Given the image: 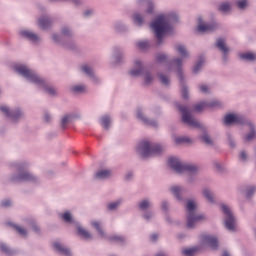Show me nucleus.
Returning a JSON list of instances; mask_svg holds the SVG:
<instances>
[{"label":"nucleus","mask_w":256,"mask_h":256,"mask_svg":"<svg viewBox=\"0 0 256 256\" xmlns=\"http://www.w3.org/2000/svg\"><path fill=\"white\" fill-rule=\"evenodd\" d=\"M158 238H159V236H157V234H152V235L150 236L151 241H155V240L158 239Z\"/></svg>","instance_id":"obj_63"},{"label":"nucleus","mask_w":256,"mask_h":256,"mask_svg":"<svg viewBox=\"0 0 256 256\" xmlns=\"http://www.w3.org/2000/svg\"><path fill=\"white\" fill-rule=\"evenodd\" d=\"M186 209L188 211L187 227L189 229H193L199 221H203V219H205V216L203 215H195V202L193 200H189L187 202Z\"/></svg>","instance_id":"obj_10"},{"label":"nucleus","mask_w":256,"mask_h":256,"mask_svg":"<svg viewBox=\"0 0 256 256\" xmlns=\"http://www.w3.org/2000/svg\"><path fill=\"white\" fill-rule=\"evenodd\" d=\"M176 145H183V144H186V145H189L191 143H193V140L187 136H179V137H176L174 139Z\"/></svg>","instance_id":"obj_24"},{"label":"nucleus","mask_w":256,"mask_h":256,"mask_svg":"<svg viewBox=\"0 0 256 256\" xmlns=\"http://www.w3.org/2000/svg\"><path fill=\"white\" fill-rule=\"evenodd\" d=\"M217 30V24L211 23V24H205L203 23V17L199 16L198 17V31L200 33H207L211 31H216Z\"/></svg>","instance_id":"obj_14"},{"label":"nucleus","mask_w":256,"mask_h":256,"mask_svg":"<svg viewBox=\"0 0 256 256\" xmlns=\"http://www.w3.org/2000/svg\"><path fill=\"white\" fill-rule=\"evenodd\" d=\"M148 0H137L136 1V7H138V9H142V7L145 5V3H147Z\"/></svg>","instance_id":"obj_53"},{"label":"nucleus","mask_w":256,"mask_h":256,"mask_svg":"<svg viewBox=\"0 0 256 256\" xmlns=\"http://www.w3.org/2000/svg\"><path fill=\"white\" fill-rule=\"evenodd\" d=\"M134 67L135 68L130 70L131 77H139L141 75H144V86L153 83V75H151V72L149 70H145V67H143V62L141 60H135Z\"/></svg>","instance_id":"obj_8"},{"label":"nucleus","mask_w":256,"mask_h":256,"mask_svg":"<svg viewBox=\"0 0 256 256\" xmlns=\"http://www.w3.org/2000/svg\"><path fill=\"white\" fill-rule=\"evenodd\" d=\"M78 234L81 235L83 239H91V234L82 227H78Z\"/></svg>","instance_id":"obj_38"},{"label":"nucleus","mask_w":256,"mask_h":256,"mask_svg":"<svg viewBox=\"0 0 256 256\" xmlns=\"http://www.w3.org/2000/svg\"><path fill=\"white\" fill-rule=\"evenodd\" d=\"M221 209L226 217L225 219V227L228 229V231H235V217L233 216V213H231V209L228 208L227 205L222 204Z\"/></svg>","instance_id":"obj_12"},{"label":"nucleus","mask_w":256,"mask_h":256,"mask_svg":"<svg viewBox=\"0 0 256 256\" xmlns=\"http://www.w3.org/2000/svg\"><path fill=\"white\" fill-rule=\"evenodd\" d=\"M111 241H123V237L121 236H114L112 238H110Z\"/></svg>","instance_id":"obj_58"},{"label":"nucleus","mask_w":256,"mask_h":256,"mask_svg":"<svg viewBox=\"0 0 256 256\" xmlns=\"http://www.w3.org/2000/svg\"><path fill=\"white\" fill-rule=\"evenodd\" d=\"M84 17H89V15H93V10H86L84 13H83Z\"/></svg>","instance_id":"obj_59"},{"label":"nucleus","mask_w":256,"mask_h":256,"mask_svg":"<svg viewBox=\"0 0 256 256\" xmlns=\"http://www.w3.org/2000/svg\"><path fill=\"white\" fill-rule=\"evenodd\" d=\"M253 193H255V187H250V188L247 190L246 197H251V195H253Z\"/></svg>","instance_id":"obj_56"},{"label":"nucleus","mask_w":256,"mask_h":256,"mask_svg":"<svg viewBox=\"0 0 256 256\" xmlns=\"http://www.w3.org/2000/svg\"><path fill=\"white\" fill-rule=\"evenodd\" d=\"M11 205V200H4L2 202V207H10Z\"/></svg>","instance_id":"obj_57"},{"label":"nucleus","mask_w":256,"mask_h":256,"mask_svg":"<svg viewBox=\"0 0 256 256\" xmlns=\"http://www.w3.org/2000/svg\"><path fill=\"white\" fill-rule=\"evenodd\" d=\"M171 192L173 193V195H175L176 198L181 199V196H179V194L181 193L180 187H178V186L172 187Z\"/></svg>","instance_id":"obj_44"},{"label":"nucleus","mask_w":256,"mask_h":256,"mask_svg":"<svg viewBox=\"0 0 256 256\" xmlns=\"http://www.w3.org/2000/svg\"><path fill=\"white\" fill-rule=\"evenodd\" d=\"M146 5H147L146 13H148V15H153L155 11V4L153 3V1L147 0Z\"/></svg>","instance_id":"obj_36"},{"label":"nucleus","mask_w":256,"mask_h":256,"mask_svg":"<svg viewBox=\"0 0 256 256\" xmlns=\"http://www.w3.org/2000/svg\"><path fill=\"white\" fill-rule=\"evenodd\" d=\"M73 93H85V85H76L72 87Z\"/></svg>","instance_id":"obj_42"},{"label":"nucleus","mask_w":256,"mask_h":256,"mask_svg":"<svg viewBox=\"0 0 256 256\" xmlns=\"http://www.w3.org/2000/svg\"><path fill=\"white\" fill-rule=\"evenodd\" d=\"M113 53L114 65H123V59H125V55H123V51H121V48L114 47Z\"/></svg>","instance_id":"obj_17"},{"label":"nucleus","mask_w":256,"mask_h":256,"mask_svg":"<svg viewBox=\"0 0 256 256\" xmlns=\"http://www.w3.org/2000/svg\"><path fill=\"white\" fill-rule=\"evenodd\" d=\"M158 77L160 79V82L164 85V87H169V85H171V80L167 75L163 73H158Z\"/></svg>","instance_id":"obj_32"},{"label":"nucleus","mask_w":256,"mask_h":256,"mask_svg":"<svg viewBox=\"0 0 256 256\" xmlns=\"http://www.w3.org/2000/svg\"><path fill=\"white\" fill-rule=\"evenodd\" d=\"M132 19L134 25H136L137 27H143V25H145V19L139 13H134L132 15Z\"/></svg>","instance_id":"obj_22"},{"label":"nucleus","mask_w":256,"mask_h":256,"mask_svg":"<svg viewBox=\"0 0 256 256\" xmlns=\"http://www.w3.org/2000/svg\"><path fill=\"white\" fill-rule=\"evenodd\" d=\"M149 205H150L149 201H147V200H144L139 203V207H140V209H142V211H145V209H148Z\"/></svg>","instance_id":"obj_49"},{"label":"nucleus","mask_w":256,"mask_h":256,"mask_svg":"<svg viewBox=\"0 0 256 256\" xmlns=\"http://www.w3.org/2000/svg\"><path fill=\"white\" fill-rule=\"evenodd\" d=\"M203 195H204V197L210 202V203H213L214 202V200H213V194L211 193V191H209V190H204L203 191Z\"/></svg>","instance_id":"obj_43"},{"label":"nucleus","mask_w":256,"mask_h":256,"mask_svg":"<svg viewBox=\"0 0 256 256\" xmlns=\"http://www.w3.org/2000/svg\"><path fill=\"white\" fill-rule=\"evenodd\" d=\"M220 13H229L231 11V4L229 2H223L218 6Z\"/></svg>","instance_id":"obj_31"},{"label":"nucleus","mask_w":256,"mask_h":256,"mask_svg":"<svg viewBox=\"0 0 256 256\" xmlns=\"http://www.w3.org/2000/svg\"><path fill=\"white\" fill-rule=\"evenodd\" d=\"M171 65L176 67V73L178 75L179 83L181 85V96L185 101L189 99V87L185 82V75L183 74V59L174 58L171 62Z\"/></svg>","instance_id":"obj_6"},{"label":"nucleus","mask_w":256,"mask_h":256,"mask_svg":"<svg viewBox=\"0 0 256 256\" xmlns=\"http://www.w3.org/2000/svg\"><path fill=\"white\" fill-rule=\"evenodd\" d=\"M203 109H205V104L203 103H199L194 106V111H196L197 113H201Z\"/></svg>","instance_id":"obj_48"},{"label":"nucleus","mask_w":256,"mask_h":256,"mask_svg":"<svg viewBox=\"0 0 256 256\" xmlns=\"http://www.w3.org/2000/svg\"><path fill=\"white\" fill-rule=\"evenodd\" d=\"M177 21H179V16L176 13H169L166 17L163 14L155 17L150 27L156 35L157 45H161L163 43L164 35L173 31L171 23H177Z\"/></svg>","instance_id":"obj_1"},{"label":"nucleus","mask_w":256,"mask_h":256,"mask_svg":"<svg viewBox=\"0 0 256 256\" xmlns=\"http://www.w3.org/2000/svg\"><path fill=\"white\" fill-rule=\"evenodd\" d=\"M61 35L62 36H60L59 34H53V41H55V43H60V45H62L64 49L75 51V49H77V46L75 45V42L71 39V37H73V32L70 30V28L67 26L62 27Z\"/></svg>","instance_id":"obj_4"},{"label":"nucleus","mask_w":256,"mask_h":256,"mask_svg":"<svg viewBox=\"0 0 256 256\" xmlns=\"http://www.w3.org/2000/svg\"><path fill=\"white\" fill-rule=\"evenodd\" d=\"M240 159H241L242 161H245V160L247 159V154H246L245 152H241V153H240Z\"/></svg>","instance_id":"obj_60"},{"label":"nucleus","mask_w":256,"mask_h":256,"mask_svg":"<svg viewBox=\"0 0 256 256\" xmlns=\"http://www.w3.org/2000/svg\"><path fill=\"white\" fill-rule=\"evenodd\" d=\"M92 227L96 229L101 237L105 236L103 229H101V224L99 222H92Z\"/></svg>","instance_id":"obj_41"},{"label":"nucleus","mask_w":256,"mask_h":256,"mask_svg":"<svg viewBox=\"0 0 256 256\" xmlns=\"http://www.w3.org/2000/svg\"><path fill=\"white\" fill-rule=\"evenodd\" d=\"M255 139V130H252L246 137L245 141H253Z\"/></svg>","instance_id":"obj_51"},{"label":"nucleus","mask_w":256,"mask_h":256,"mask_svg":"<svg viewBox=\"0 0 256 256\" xmlns=\"http://www.w3.org/2000/svg\"><path fill=\"white\" fill-rule=\"evenodd\" d=\"M18 181H35V176L25 172L18 177Z\"/></svg>","instance_id":"obj_33"},{"label":"nucleus","mask_w":256,"mask_h":256,"mask_svg":"<svg viewBox=\"0 0 256 256\" xmlns=\"http://www.w3.org/2000/svg\"><path fill=\"white\" fill-rule=\"evenodd\" d=\"M223 124L226 127H231V125H240L241 127L255 129V123L243 114L228 113L223 118Z\"/></svg>","instance_id":"obj_3"},{"label":"nucleus","mask_w":256,"mask_h":256,"mask_svg":"<svg viewBox=\"0 0 256 256\" xmlns=\"http://www.w3.org/2000/svg\"><path fill=\"white\" fill-rule=\"evenodd\" d=\"M72 2L74 3V5H76V7H79V5H81V0H72Z\"/></svg>","instance_id":"obj_62"},{"label":"nucleus","mask_w":256,"mask_h":256,"mask_svg":"<svg viewBox=\"0 0 256 256\" xmlns=\"http://www.w3.org/2000/svg\"><path fill=\"white\" fill-rule=\"evenodd\" d=\"M219 105H220L219 101H212L210 103V107H219Z\"/></svg>","instance_id":"obj_61"},{"label":"nucleus","mask_w":256,"mask_h":256,"mask_svg":"<svg viewBox=\"0 0 256 256\" xmlns=\"http://www.w3.org/2000/svg\"><path fill=\"white\" fill-rule=\"evenodd\" d=\"M136 117L137 120L144 123V125H148L149 127H159V123L157 122V120L147 118L146 115L143 113V108L140 106L136 109Z\"/></svg>","instance_id":"obj_13"},{"label":"nucleus","mask_w":256,"mask_h":256,"mask_svg":"<svg viewBox=\"0 0 256 256\" xmlns=\"http://www.w3.org/2000/svg\"><path fill=\"white\" fill-rule=\"evenodd\" d=\"M0 111L9 119L12 123H19L21 119H25V112L21 108L10 109L7 106H0Z\"/></svg>","instance_id":"obj_11"},{"label":"nucleus","mask_w":256,"mask_h":256,"mask_svg":"<svg viewBox=\"0 0 256 256\" xmlns=\"http://www.w3.org/2000/svg\"><path fill=\"white\" fill-rule=\"evenodd\" d=\"M167 59L166 54H156V63H167Z\"/></svg>","instance_id":"obj_40"},{"label":"nucleus","mask_w":256,"mask_h":256,"mask_svg":"<svg viewBox=\"0 0 256 256\" xmlns=\"http://www.w3.org/2000/svg\"><path fill=\"white\" fill-rule=\"evenodd\" d=\"M114 29L117 31V33H126V31H128L127 25H125L123 22H116Z\"/></svg>","instance_id":"obj_30"},{"label":"nucleus","mask_w":256,"mask_h":256,"mask_svg":"<svg viewBox=\"0 0 256 256\" xmlns=\"http://www.w3.org/2000/svg\"><path fill=\"white\" fill-rule=\"evenodd\" d=\"M100 125L104 129H109L111 127V116L109 115H104L100 118Z\"/></svg>","instance_id":"obj_26"},{"label":"nucleus","mask_w":256,"mask_h":256,"mask_svg":"<svg viewBox=\"0 0 256 256\" xmlns=\"http://www.w3.org/2000/svg\"><path fill=\"white\" fill-rule=\"evenodd\" d=\"M119 205H121L120 201L112 202L108 205V209H109V211H113V209H117L119 207Z\"/></svg>","instance_id":"obj_47"},{"label":"nucleus","mask_w":256,"mask_h":256,"mask_svg":"<svg viewBox=\"0 0 256 256\" xmlns=\"http://www.w3.org/2000/svg\"><path fill=\"white\" fill-rule=\"evenodd\" d=\"M20 35H22L24 39H28V41H31L32 43H38L39 41V36L28 30L21 31Z\"/></svg>","instance_id":"obj_21"},{"label":"nucleus","mask_w":256,"mask_h":256,"mask_svg":"<svg viewBox=\"0 0 256 256\" xmlns=\"http://www.w3.org/2000/svg\"><path fill=\"white\" fill-rule=\"evenodd\" d=\"M136 47L140 49L141 51H145L146 49H149V42L148 41H140L136 43Z\"/></svg>","instance_id":"obj_39"},{"label":"nucleus","mask_w":256,"mask_h":256,"mask_svg":"<svg viewBox=\"0 0 256 256\" xmlns=\"http://www.w3.org/2000/svg\"><path fill=\"white\" fill-rule=\"evenodd\" d=\"M237 5L239 9L243 10L245 7H247V0H239Z\"/></svg>","instance_id":"obj_50"},{"label":"nucleus","mask_w":256,"mask_h":256,"mask_svg":"<svg viewBox=\"0 0 256 256\" xmlns=\"http://www.w3.org/2000/svg\"><path fill=\"white\" fill-rule=\"evenodd\" d=\"M168 165L176 173H195L197 166L191 164H183L177 158H169Z\"/></svg>","instance_id":"obj_9"},{"label":"nucleus","mask_w":256,"mask_h":256,"mask_svg":"<svg viewBox=\"0 0 256 256\" xmlns=\"http://www.w3.org/2000/svg\"><path fill=\"white\" fill-rule=\"evenodd\" d=\"M199 251V248L194 247V248H188V249H184L182 251L184 256H194L195 253H197Z\"/></svg>","instance_id":"obj_35"},{"label":"nucleus","mask_w":256,"mask_h":256,"mask_svg":"<svg viewBox=\"0 0 256 256\" xmlns=\"http://www.w3.org/2000/svg\"><path fill=\"white\" fill-rule=\"evenodd\" d=\"M62 219L66 223H71V221H72L71 213L65 212L64 214H62Z\"/></svg>","instance_id":"obj_46"},{"label":"nucleus","mask_w":256,"mask_h":256,"mask_svg":"<svg viewBox=\"0 0 256 256\" xmlns=\"http://www.w3.org/2000/svg\"><path fill=\"white\" fill-rule=\"evenodd\" d=\"M216 47L219 49V51L222 52V61H224V63H227V61H229V47H227L225 45V40L223 39H218L217 43H216Z\"/></svg>","instance_id":"obj_15"},{"label":"nucleus","mask_w":256,"mask_h":256,"mask_svg":"<svg viewBox=\"0 0 256 256\" xmlns=\"http://www.w3.org/2000/svg\"><path fill=\"white\" fill-rule=\"evenodd\" d=\"M80 118H81V115H79L78 113L65 114L60 121V125L63 129H65V127L73 123L75 119H80Z\"/></svg>","instance_id":"obj_16"},{"label":"nucleus","mask_w":256,"mask_h":256,"mask_svg":"<svg viewBox=\"0 0 256 256\" xmlns=\"http://www.w3.org/2000/svg\"><path fill=\"white\" fill-rule=\"evenodd\" d=\"M38 25L41 29H43L44 31H47V29H50L51 25H53V20H51V18L47 16H43L39 18Z\"/></svg>","instance_id":"obj_19"},{"label":"nucleus","mask_w":256,"mask_h":256,"mask_svg":"<svg viewBox=\"0 0 256 256\" xmlns=\"http://www.w3.org/2000/svg\"><path fill=\"white\" fill-rule=\"evenodd\" d=\"M203 63V56H200L192 69V73H194V75H197V73H199V70L203 67Z\"/></svg>","instance_id":"obj_29"},{"label":"nucleus","mask_w":256,"mask_h":256,"mask_svg":"<svg viewBox=\"0 0 256 256\" xmlns=\"http://www.w3.org/2000/svg\"><path fill=\"white\" fill-rule=\"evenodd\" d=\"M163 148L159 144H151L149 141L144 140L138 145V153L146 159L147 157H156L161 155Z\"/></svg>","instance_id":"obj_5"},{"label":"nucleus","mask_w":256,"mask_h":256,"mask_svg":"<svg viewBox=\"0 0 256 256\" xmlns=\"http://www.w3.org/2000/svg\"><path fill=\"white\" fill-rule=\"evenodd\" d=\"M203 243H207L211 247V249H217L219 247V242L213 236H209L207 234L202 235Z\"/></svg>","instance_id":"obj_18"},{"label":"nucleus","mask_w":256,"mask_h":256,"mask_svg":"<svg viewBox=\"0 0 256 256\" xmlns=\"http://www.w3.org/2000/svg\"><path fill=\"white\" fill-rule=\"evenodd\" d=\"M201 93H209V86L207 85H200Z\"/></svg>","instance_id":"obj_55"},{"label":"nucleus","mask_w":256,"mask_h":256,"mask_svg":"<svg viewBox=\"0 0 256 256\" xmlns=\"http://www.w3.org/2000/svg\"><path fill=\"white\" fill-rule=\"evenodd\" d=\"M54 249L56 251H58L59 253H62V255H66V256H70L71 255V251H69V249L65 248L59 242L54 243Z\"/></svg>","instance_id":"obj_25"},{"label":"nucleus","mask_w":256,"mask_h":256,"mask_svg":"<svg viewBox=\"0 0 256 256\" xmlns=\"http://www.w3.org/2000/svg\"><path fill=\"white\" fill-rule=\"evenodd\" d=\"M176 51L181 55V57L187 58L189 57V52H187V49H185V46L183 45H177L175 47Z\"/></svg>","instance_id":"obj_34"},{"label":"nucleus","mask_w":256,"mask_h":256,"mask_svg":"<svg viewBox=\"0 0 256 256\" xmlns=\"http://www.w3.org/2000/svg\"><path fill=\"white\" fill-rule=\"evenodd\" d=\"M20 35H22L24 39H28V41H31L32 43H38L39 41V36L28 30L21 31Z\"/></svg>","instance_id":"obj_20"},{"label":"nucleus","mask_w":256,"mask_h":256,"mask_svg":"<svg viewBox=\"0 0 256 256\" xmlns=\"http://www.w3.org/2000/svg\"><path fill=\"white\" fill-rule=\"evenodd\" d=\"M176 109L181 113L182 121L185 123V125H188V127H195L196 129H203V126L197 120L193 119V116H191V111L187 106L176 102L175 103Z\"/></svg>","instance_id":"obj_7"},{"label":"nucleus","mask_w":256,"mask_h":256,"mask_svg":"<svg viewBox=\"0 0 256 256\" xmlns=\"http://www.w3.org/2000/svg\"><path fill=\"white\" fill-rule=\"evenodd\" d=\"M82 71H83V73H86L88 75V77L90 79H92V81L94 83H97L98 79L95 76V73L93 72V69L91 67L84 65V66H82Z\"/></svg>","instance_id":"obj_23"},{"label":"nucleus","mask_w":256,"mask_h":256,"mask_svg":"<svg viewBox=\"0 0 256 256\" xmlns=\"http://www.w3.org/2000/svg\"><path fill=\"white\" fill-rule=\"evenodd\" d=\"M200 139L202 143H205V145H213V139H211V136H209V134H203Z\"/></svg>","instance_id":"obj_37"},{"label":"nucleus","mask_w":256,"mask_h":256,"mask_svg":"<svg viewBox=\"0 0 256 256\" xmlns=\"http://www.w3.org/2000/svg\"><path fill=\"white\" fill-rule=\"evenodd\" d=\"M162 209H163L164 211H166V209H167V202H164V203L162 204Z\"/></svg>","instance_id":"obj_64"},{"label":"nucleus","mask_w":256,"mask_h":256,"mask_svg":"<svg viewBox=\"0 0 256 256\" xmlns=\"http://www.w3.org/2000/svg\"><path fill=\"white\" fill-rule=\"evenodd\" d=\"M244 61H256V55L253 52H246L239 55Z\"/></svg>","instance_id":"obj_28"},{"label":"nucleus","mask_w":256,"mask_h":256,"mask_svg":"<svg viewBox=\"0 0 256 256\" xmlns=\"http://www.w3.org/2000/svg\"><path fill=\"white\" fill-rule=\"evenodd\" d=\"M44 121L45 123H51V114L48 111L44 113Z\"/></svg>","instance_id":"obj_54"},{"label":"nucleus","mask_w":256,"mask_h":256,"mask_svg":"<svg viewBox=\"0 0 256 256\" xmlns=\"http://www.w3.org/2000/svg\"><path fill=\"white\" fill-rule=\"evenodd\" d=\"M0 250L2 251V253H6V254L11 253V251L9 250V247H7V245L5 244H0Z\"/></svg>","instance_id":"obj_52"},{"label":"nucleus","mask_w":256,"mask_h":256,"mask_svg":"<svg viewBox=\"0 0 256 256\" xmlns=\"http://www.w3.org/2000/svg\"><path fill=\"white\" fill-rule=\"evenodd\" d=\"M15 71L19 73V75H22L24 79L29 81L30 83H34V85H38V87H42L48 95H51L54 97V95H57V92L55 91L54 88H51L47 85V81L45 79H42L39 77L35 72H32L29 70L26 66L23 65H17L14 67Z\"/></svg>","instance_id":"obj_2"},{"label":"nucleus","mask_w":256,"mask_h":256,"mask_svg":"<svg viewBox=\"0 0 256 256\" xmlns=\"http://www.w3.org/2000/svg\"><path fill=\"white\" fill-rule=\"evenodd\" d=\"M14 229L17 231V233H19L20 235H27V230H25V228L21 227V226H17L14 225Z\"/></svg>","instance_id":"obj_45"},{"label":"nucleus","mask_w":256,"mask_h":256,"mask_svg":"<svg viewBox=\"0 0 256 256\" xmlns=\"http://www.w3.org/2000/svg\"><path fill=\"white\" fill-rule=\"evenodd\" d=\"M109 177H111L110 170H99L95 174L96 179H109Z\"/></svg>","instance_id":"obj_27"}]
</instances>
